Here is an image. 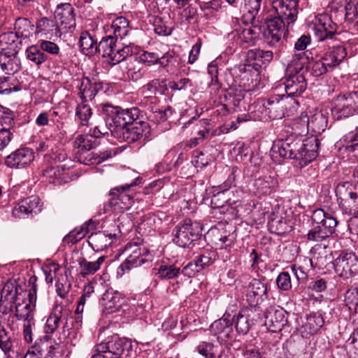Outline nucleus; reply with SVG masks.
Listing matches in <instances>:
<instances>
[{"label":"nucleus","instance_id":"c756f323","mask_svg":"<svg viewBox=\"0 0 358 358\" xmlns=\"http://www.w3.org/2000/svg\"><path fill=\"white\" fill-rule=\"evenodd\" d=\"M102 300L103 301V306L108 313H113L118 310L125 303L124 294L113 289L106 290L103 294Z\"/></svg>","mask_w":358,"mask_h":358},{"label":"nucleus","instance_id":"9d476101","mask_svg":"<svg viewBox=\"0 0 358 358\" xmlns=\"http://www.w3.org/2000/svg\"><path fill=\"white\" fill-rule=\"evenodd\" d=\"M333 264L335 273L343 279L351 278L358 273V258L353 252L341 251Z\"/></svg>","mask_w":358,"mask_h":358},{"label":"nucleus","instance_id":"ddd939ff","mask_svg":"<svg viewBox=\"0 0 358 358\" xmlns=\"http://www.w3.org/2000/svg\"><path fill=\"white\" fill-rule=\"evenodd\" d=\"M42 207L43 203L40 198L31 195L20 201L13 208L12 215L20 219L32 217L42 211Z\"/></svg>","mask_w":358,"mask_h":358},{"label":"nucleus","instance_id":"39448f33","mask_svg":"<svg viewBox=\"0 0 358 358\" xmlns=\"http://www.w3.org/2000/svg\"><path fill=\"white\" fill-rule=\"evenodd\" d=\"M142 178L137 177L129 183L112 188L109 193V199L103 203L101 213L106 215L119 214L131 208L134 203L132 187L142 182Z\"/></svg>","mask_w":358,"mask_h":358},{"label":"nucleus","instance_id":"412c9836","mask_svg":"<svg viewBox=\"0 0 358 358\" xmlns=\"http://www.w3.org/2000/svg\"><path fill=\"white\" fill-rule=\"evenodd\" d=\"M34 159V154L32 150L29 148H22L8 155L5 159V164L10 168L22 169L29 166Z\"/></svg>","mask_w":358,"mask_h":358},{"label":"nucleus","instance_id":"49530a36","mask_svg":"<svg viewBox=\"0 0 358 358\" xmlns=\"http://www.w3.org/2000/svg\"><path fill=\"white\" fill-rule=\"evenodd\" d=\"M34 24L26 17H18L14 24L15 33L19 38H29L34 30Z\"/></svg>","mask_w":358,"mask_h":358},{"label":"nucleus","instance_id":"e433bc0d","mask_svg":"<svg viewBox=\"0 0 358 358\" xmlns=\"http://www.w3.org/2000/svg\"><path fill=\"white\" fill-rule=\"evenodd\" d=\"M210 330L213 334L219 335L218 338L226 340L231 337L233 326L229 320L219 319L211 324Z\"/></svg>","mask_w":358,"mask_h":358},{"label":"nucleus","instance_id":"f03ea898","mask_svg":"<svg viewBox=\"0 0 358 358\" xmlns=\"http://www.w3.org/2000/svg\"><path fill=\"white\" fill-rule=\"evenodd\" d=\"M293 127L297 130L296 134L274 141L271 155L276 161L280 159H294L303 167L317 158L320 143L313 135L305 139L299 136L308 132L303 131L301 116L294 121Z\"/></svg>","mask_w":358,"mask_h":358},{"label":"nucleus","instance_id":"a878e982","mask_svg":"<svg viewBox=\"0 0 358 358\" xmlns=\"http://www.w3.org/2000/svg\"><path fill=\"white\" fill-rule=\"evenodd\" d=\"M69 316V311L65 310L62 304H55L48 316L44 326L45 334H52L58 329L64 320H66Z\"/></svg>","mask_w":358,"mask_h":358},{"label":"nucleus","instance_id":"a211bd4d","mask_svg":"<svg viewBox=\"0 0 358 358\" xmlns=\"http://www.w3.org/2000/svg\"><path fill=\"white\" fill-rule=\"evenodd\" d=\"M338 25L327 14H320L315 20V34L319 41L333 39L337 32Z\"/></svg>","mask_w":358,"mask_h":358},{"label":"nucleus","instance_id":"cd10ccee","mask_svg":"<svg viewBox=\"0 0 358 358\" xmlns=\"http://www.w3.org/2000/svg\"><path fill=\"white\" fill-rule=\"evenodd\" d=\"M54 345V339L46 334L37 340L34 345L28 350L24 358H44L48 355V348Z\"/></svg>","mask_w":358,"mask_h":358},{"label":"nucleus","instance_id":"7c9ffc66","mask_svg":"<svg viewBox=\"0 0 358 358\" xmlns=\"http://www.w3.org/2000/svg\"><path fill=\"white\" fill-rule=\"evenodd\" d=\"M115 237V234L99 231L92 234L88 242L94 250L102 251L113 243Z\"/></svg>","mask_w":358,"mask_h":358},{"label":"nucleus","instance_id":"7ed1b4c3","mask_svg":"<svg viewBox=\"0 0 358 358\" xmlns=\"http://www.w3.org/2000/svg\"><path fill=\"white\" fill-rule=\"evenodd\" d=\"M290 105L285 95L274 94L267 99H259L250 108V119L264 122L282 119L289 115Z\"/></svg>","mask_w":358,"mask_h":358},{"label":"nucleus","instance_id":"13d9d810","mask_svg":"<svg viewBox=\"0 0 358 358\" xmlns=\"http://www.w3.org/2000/svg\"><path fill=\"white\" fill-rule=\"evenodd\" d=\"M306 68L307 74L310 72L312 76L315 77L326 73L329 69L327 64H325L322 57L319 60L308 62Z\"/></svg>","mask_w":358,"mask_h":358},{"label":"nucleus","instance_id":"774afa93","mask_svg":"<svg viewBox=\"0 0 358 358\" xmlns=\"http://www.w3.org/2000/svg\"><path fill=\"white\" fill-rule=\"evenodd\" d=\"M345 20L352 23L358 24V3H355L353 1H350L345 6Z\"/></svg>","mask_w":358,"mask_h":358},{"label":"nucleus","instance_id":"2f4dec72","mask_svg":"<svg viewBox=\"0 0 358 358\" xmlns=\"http://www.w3.org/2000/svg\"><path fill=\"white\" fill-rule=\"evenodd\" d=\"M347 52L342 45H334L322 57L329 69L338 66L346 57Z\"/></svg>","mask_w":358,"mask_h":358},{"label":"nucleus","instance_id":"f8f14e48","mask_svg":"<svg viewBox=\"0 0 358 358\" xmlns=\"http://www.w3.org/2000/svg\"><path fill=\"white\" fill-rule=\"evenodd\" d=\"M126 250L131 253L118 267V273L121 271L122 273L129 271L134 268L141 266L143 264L151 261L148 250L143 247H140L136 244H127Z\"/></svg>","mask_w":358,"mask_h":358},{"label":"nucleus","instance_id":"bb28decb","mask_svg":"<svg viewBox=\"0 0 358 358\" xmlns=\"http://www.w3.org/2000/svg\"><path fill=\"white\" fill-rule=\"evenodd\" d=\"M55 17L66 29H71L76 26L74 8L70 3L57 5L55 10Z\"/></svg>","mask_w":358,"mask_h":358},{"label":"nucleus","instance_id":"6e6d98bb","mask_svg":"<svg viewBox=\"0 0 358 358\" xmlns=\"http://www.w3.org/2000/svg\"><path fill=\"white\" fill-rule=\"evenodd\" d=\"M92 115V110L87 103V101L82 102L77 105L76 108V116L78 117L80 124L83 126H88L90 119Z\"/></svg>","mask_w":358,"mask_h":358},{"label":"nucleus","instance_id":"0eeeda50","mask_svg":"<svg viewBox=\"0 0 358 358\" xmlns=\"http://www.w3.org/2000/svg\"><path fill=\"white\" fill-rule=\"evenodd\" d=\"M173 242L182 248H189L193 242L200 238L202 226L199 222L185 219L173 229Z\"/></svg>","mask_w":358,"mask_h":358},{"label":"nucleus","instance_id":"4c0bfd02","mask_svg":"<svg viewBox=\"0 0 358 358\" xmlns=\"http://www.w3.org/2000/svg\"><path fill=\"white\" fill-rule=\"evenodd\" d=\"M132 54L133 50L130 45L119 42L113 48L111 57H108L107 60L112 65H115L131 57Z\"/></svg>","mask_w":358,"mask_h":358},{"label":"nucleus","instance_id":"a18cd8bd","mask_svg":"<svg viewBox=\"0 0 358 358\" xmlns=\"http://www.w3.org/2000/svg\"><path fill=\"white\" fill-rule=\"evenodd\" d=\"M324 324L322 315L318 313H313L306 317V321L303 327L308 334L313 335L317 333Z\"/></svg>","mask_w":358,"mask_h":358},{"label":"nucleus","instance_id":"393cba45","mask_svg":"<svg viewBox=\"0 0 358 358\" xmlns=\"http://www.w3.org/2000/svg\"><path fill=\"white\" fill-rule=\"evenodd\" d=\"M249 76H251L250 73L245 72L243 78H247V83H243V86L245 88L248 87V90L255 86L252 79H251V83H249ZM246 90V89L241 87H231L224 94V100L227 102L228 105H232L234 107V110H236V108L238 107L241 101L244 100Z\"/></svg>","mask_w":358,"mask_h":358},{"label":"nucleus","instance_id":"f257e3e1","mask_svg":"<svg viewBox=\"0 0 358 358\" xmlns=\"http://www.w3.org/2000/svg\"><path fill=\"white\" fill-rule=\"evenodd\" d=\"M101 109L111 136L120 142L132 143L148 140L150 127L147 122L140 120L143 113L138 108L122 109L104 103Z\"/></svg>","mask_w":358,"mask_h":358},{"label":"nucleus","instance_id":"58836bf2","mask_svg":"<svg viewBox=\"0 0 358 358\" xmlns=\"http://www.w3.org/2000/svg\"><path fill=\"white\" fill-rule=\"evenodd\" d=\"M110 29L113 37L122 40L131 30L129 20L124 17H116L112 22Z\"/></svg>","mask_w":358,"mask_h":358},{"label":"nucleus","instance_id":"6e6552de","mask_svg":"<svg viewBox=\"0 0 358 358\" xmlns=\"http://www.w3.org/2000/svg\"><path fill=\"white\" fill-rule=\"evenodd\" d=\"M97 144V140L92 134L78 136L75 140V145L78 148V152H80L79 161L85 165L90 166L99 164L111 157L110 154L105 152L101 155L95 152L87 153L91 149L94 148Z\"/></svg>","mask_w":358,"mask_h":358},{"label":"nucleus","instance_id":"69168bd1","mask_svg":"<svg viewBox=\"0 0 358 358\" xmlns=\"http://www.w3.org/2000/svg\"><path fill=\"white\" fill-rule=\"evenodd\" d=\"M62 333L64 338H67L73 345H76L77 341L81 337L80 330L74 329L70 326L69 319L63 324Z\"/></svg>","mask_w":358,"mask_h":358},{"label":"nucleus","instance_id":"0e129e2a","mask_svg":"<svg viewBox=\"0 0 358 358\" xmlns=\"http://www.w3.org/2000/svg\"><path fill=\"white\" fill-rule=\"evenodd\" d=\"M260 28L258 26H250L244 28L239 34L240 39L246 43H252L259 37Z\"/></svg>","mask_w":358,"mask_h":358},{"label":"nucleus","instance_id":"c03bdc74","mask_svg":"<svg viewBox=\"0 0 358 358\" xmlns=\"http://www.w3.org/2000/svg\"><path fill=\"white\" fill-rule=\"evenodd\" d=\"M308 57L304 52L294 55L288 64V71L290 73H307L306 64L308 62Z\"/></svg>","mask_w":358,"mask_h":358},{"label":"nucleus","instance_id":"a19ab883","mask_svg":"<svg viewBox=\"0 0 358 358\" xmlns=\"http://www.w3.org/2000/svg\"><path fill=\"white\" fill-rule=\"evenodd\" d=\"M262 0H243L241 10L243 12L244 22L250 21L252 23L257 15Z\"/></svg>","mask_w":358,"mask_h":358},{"label":"nucleus","instance_id":"4d7b16f0","mask_svg":"<svg viewBox=\"0 0 358 358\" xmlns=\"http://www.w3.org/2000/svg\"><path fill=\"white\" fill-rule=\"evenodd\" d=\"M180 273L181 270L175 265L162 264L157 268L156 275L161 280H171L178 277Z\"/></svg>","mask_w":358,"mask_h":358},{"label":"nucleus","instance_id":"680f3d73","mask_svg":"<svg viewBox=\"0 0 358 358\" xmlns=\"http://www.w3.org/2000/svg\"><path fill=\"white\" fill-rule=\"evenodd\" d=\"M234 322L236 330L238 334H247L251 326V322L248 315L238 313Z\"/></svg>","mask_w":358,"mask_h":358},{"label":"nucleus","instance_id":"37998d69","mask_svg":"<svg viewBox=\"0 0 358 358\" xmlns=\"http://www.w3.org/2000/svg\"><path fill=\"white\" fill-rule=\"evenodd\" d=\"M104 256L99 257L95 262H88L85 258L79 260L80 274L83 278L94 274L105 261Z\"/></svg>","mask_w":358,"mask_h":358},{"label":"nucleus","instance_id":"423d86ee","mask_svg":"<svg viewBox=\"0 0 358 358\" xmlns=\"http://www.w3.org/2000/svg\"><path fill=\"white\" fill-rule=\"evenodd\" d=\"M234 176H230L227 181L220 186L221 190L214 194L211 198L210 204L214 209H220L221 213H229L231 215H236L238 212L237 208L240 206L238 199H232L231 196H234V190H231V187L235 186L234 184Z\"/></svg>","mask_w":358,"mask_h":358},{"label":"nucleus","instance_id":"2eb2a0df","mask_svg":"<svg viewBox=\"0 0 358 358\" xmlns=\"http://www.w3.org/2000/svg\"><path fill=\"white\" fill-rule=\"evenodd\" d=\"M268 227L271 233L277 235H282L292 231V222L287 218L283 208H278L271 213L268 217Z\"/></svg>","mask_w":358,"mask_h":358},{"label":"nucleus","instance_id":"b1692460","mask_svg":"<svg viewBox=\"0 0 358 358\" xmlns=\"http://www.w3.org/2000/svg\"><path fill=\"white\" fill-rule=\"evenodd\" d=\"M78 89L80 98L82 101H87L88 99L92 101L99 92H105L108 86L102 82L92 83L88 77H83L79 81Z\"/></svg>","mask_w":358,"mask_h":358},{"label":"nucleus","instance_id":"8fccbe9b","mask_svg":"<svg viewBox=\"0 0 358 358\" xmlns=\"http://www.w3.org/2000/svg\"><path fill=\"white\" fill-rule=\"evenodd\" d=\"M91 224L90 221L86 222L80 227L75 228L64 236V241L67 243H76L86 236Z\"/></svg>","mask_w":358,"mask_h":358},{"label":"nucleus","instance_id":"f704fd0d","mask_svg":"<svg viewBox=\"0 0 358 358\" xmlns=\"http://www.w3.org/2000/svg\"><path fill=\"white\" fill-rule=\"evenodd\" d=\"M248 59L255 66H266L273 58V52L271 50H264L261 49L250 50L247 52Z\"/></svg>","mask_w":358,"mask_h":358},{"label":"nucleus","instance_id":"dca6fc26","mask_svg":"<svg viewBox=\"0 0 358 358\" xmlns=\"http://www.w3.org/2000/svg\"><path fill=\"white\" fill-rule=\"evenodd\" d=\"M298 0H273L272 6L277 17L286 21L287 24L294 23L298 15Z\"/></svg>","mask_w":358,"mask_h":358},{"label":"nucleus","instance_id":"5701e85b","mask_svg":"<svg viewBox=\"0 0 358 358\" xmlns=\"http://www.w3.org/2000/svg\"><path fill=\"white\" fill-rule=\"evenodd\" d=\"M35 27V34L46 39L55 40L62 36V31L57 22L47 17L38 20Z\"/></svg>","mask_w":358,"mask_h":358},{"label":"nucleus","instance_id":"c85d7f7f","mask_svg":"<svg viewBox=\"0 0 358 358\" xmlns=\"http://www.w3.org/2000/svg\"><path fill=\"white\" fill-rule=\"evenodd\" d=\"M21 45L22 41L15 32L8 31L0 35V52L17 55Z\"/></svg>","mask_w":358,"mask_h":358},{"label":"nucleus","instance_id":"e2e57ef3","mask_svg":"<svg viewBox=\"0 0 358 358\" xmlns=\"http://www.w3.org/2000/svg\"><path fill=\"white\" fill-rule=\"evenodd\" d=\"M218 349V345L205 341L201 342L197 347L199 353L205 358H217Z\"/></svg>","mask_w":358,"mask_h":358},{"label":"nucleus","instance_id":"aec40b11","mask_svg":"<svg viewBox=\"0 0 358 358\" xmlns=\"http://www.w3.org/2000/svg\"><path fill=\"white\" fill-rule=\"evenodd\" d=\"M348 93L341 94L333 101L331 115L336 120H341L355 115Z\"/></svg>","mask_w":358,"mask_h":358},{"label":"nucleus","instance_id":"9b49d317","mask_svg":"<svg viewBox=\"0 0 358 358\" xmlns=\"http://www.w3.org/2000/svg\"><path fill=\"white\" fill-rule=\"evenodd\" d=\"M98 349L101 352L108 351V355L112 358H126L132 350V343L131 340L127 338L114 335L108 342L101 343Z\"/></svg>","mask_w":358,"mask_h":358},{"label":"nucleus","instance_id":"79ce46f5","mask_svg":"<svg viewBox=\"0 0 358 358\" xmlns=\"http://www.w3.org/2000/svg\"><path fill=\"white\" fill-rule=\"evenodd\" d=\"M286 33L287 31L267 29L265 33L267 44L272 48L278 49V51H282L285 46Z\"/></svg>","mask_w":358,"mask_h":358},{"label":"nucleus","instance_id":"c9c22d12","mask_svg":"<svg viewBox=\"0 0 358 358\" xmlns=\"http://www.w3.org/2000/svg\"><path fill=\"white\" fill-rule=\"evenodd\" d=\"M17 55L0 52V66L6 74L13 75L21 69L20 61L16 58Z\"/></svg>","mask_w":358,"mask_h":358},{"label":"nucleus","instance_id":"6ab92c4d","mask_svg":"<svg viewBox=\"0 0 358 358\" xmlns=\"http://www.w3.org/2000/svg\"><path fill=\"white\" fill-rule=\"evenodd\" d=\"M307 73H290L285 78V89L287 97L299 96L307 88Z\"/></svg>","mask_w":358,"mask_h":358},{"label":"nucleus","instance_id":"bf43d9fd","mask_svg":"<svg viewBox=\"0 0 358 358\" xmlns=\"http://www.w3.org/2000/svg\"><path fill=\"white\" fill-rule=\"evenodd\" d=\"M208 125L209 123L207 120H203L199 121L196 124V127L199 128L197 136L190 139L189 143L191 148L195 147L208 137L209 129L207 128V126Z\"/></svg>","mask_w":358,"mask_h":358},{"label":"nucleus","instance_id":"de8ad7c7","mask_svg":"<svg viewBox=\"0 0 358 358\" xmlns=\"http://www.w3.org/2000/svg\"><path fill=\"white\" fill-rule=\"evenodd\" d=\"M26 55L27 58L38 67L48 59V55L43 52L39 44L28 47Z\"/></svg>","mask_w":358,"mask_h":358},{"label":"nucleus","instance_id":"20e7f679","mask_svg":"<svg viewBox=\"0 0 358 358\" xmlns=\"http://www.w3.org/2000/svg\"><path fill=\"white\" fill-rule=\"evenodd\" d=\"M36 276H31L29 280L31 288L27 294L28 302L20 298L22 294H18L17 287L15 289V293L13 294V290L10 289V283L6 284L1 290V301H2L4 299L5 301H12L15 303V317L18 320H24V322L34 320L33 310L35 306L34 302L36 300ZM24 295H27V293H24Z\"/></svg>","mask_w":358,"mask_h":358},{"label":"nucleus","instance_id":"ea45409f","mask_svg":"<svg viewBox=\"0 0 358 358\" xmlns=\"http://www.w3.org/2000/svg\"><path fill=\"white\" fill-rule=\"evenodd\" d=\"M125 69L128 78L133 81L140 80L144 75L142 64L137 57H131L127 60Z\"/></svg>","mask_w":358,"mask_h":358},{"label":"nucleus","instance_id":"5fc2aeb1","mask_svg":"<svg viewBox=\"0 0 358 358\" xmlns=\"http://www.w3.org/2000/svg\"><path fill=\"white\" fill-rule=\"evenodd\" d=\"M334 231L328 230L322 225L316 224L307 234V239L310 241L321 242L331 236Z\"/></svg>","mask_w":358,"mask_h":358},{"label":"nucleus","instance_id":"3c124183","mask_svg":"<svg viewBox=\"0 0 358 358\" xmlns=\"http://www.w3.org/2000/svg\"><path fill=\"white\" fill-rule=\"evenodd\" d=\"M119 42L112 34L106 36L99 43L98 52L102 53V56L107 59L108 57H111L113 48Z\"/></svg>","mask_w":358,"mask_h":358},{"label":"nucleus","instance_id":"864d4df0","mask_svg":"<svg viewBox=\"0 0 358 358\" xmlns=\"http://www.w3.org/2000/svg\"><path fill=\"white\" fill-rule=\"evenodd\" d=\"M334 231L328 230L322 225L316 224L307 234V239L310 241L321 242L331 236Z\"/></svg>","mask_w":358,"mask_h":358},{"label":"nucleus","instance_id":"4468645a","mask_svg":"<svg viewBox=\"0 0 358 358\" xmlns=\"http://www.w3.org/2000/svg\"><path fill=\"white\" fill-rule=\"evenodd\" d=\"M288 313L280 306H270L264 312V324L269 331L276 333L288 325Z\"/></svg>","mask_w":358,"mask_h":358},{"label":"nucleus","instance_id":"603ef678","mask_svg":"<svg viewBox=\"0 0 358 358\" xmlns=\"http://www.w3.org/2000/svg\"><path fill=\"white\" fill-rule=\"evenodd\" d=\"M16 78L8 75L0 76V94H10L13 92H18L21 90L19 85H17Z\"/></svg>","mask_w":358,"mask_h":358},{"label":"nucleus","instance_id":"4be33fe9","mask_svg":"<svg viewBox=\"0 0 358 358\" xmlns=\"http://www.w3.org/2000/svg\"><path fill=\"white\" fill-rule=\"evenodd\" d=\"M268 297L266 284L259 279H252L247 289L246 298L250 306L261 304Z\"/></svg>","mask_w":358,"mask_h":358},{"label":"nucleus","instance_id":"338daca9","mask_svg":"<svg viewBox=\"0 0 358 358\" xmlns=\"http://www.w3.org/2000/svg\"><path fill=\"white\" fill-rule=\"evenodd\" d=\"M213 255L214 254L212 251L204 250L199 255H196L193 260L198 266H199L202 271L213 264Z\"/></svg>","mask_w":358,"mask_h":358},{"label":"nucleus","instance_id":"09e8293b","mask_svg":"<svg viewBox=\"0 0 358 358\" xmlns=\"http://www.w3.org/2000/svg\"><path fill=\"white\" fill-rule=\"evenodd\" d=\"M277 184V180L271 176L259 177L255 180L254 187L259 194H267Z\"/></svg>","mask_w":358,"mask_h":358},{"label":"nucleus","instance_id":"f3484780","mask_svg":"<svg viewBox=\"0 0 358 358\" xmlns=\"http://www.w3.org/2000/svg\"><path fill=\"white\" fill-rule=\"evenodd\" d=\"M301 121L303 131H310L315 135L320 134L327 127V113L322 110L315 111L310 117L306 114H301Z\"/></svg>","mask_w":358,"mask_h":358},{"label":"nucleus","instance_id":"1a4fd4ad","mask_svg":"<svg viewBox=\"0 0 358 358\" xmlns=\"http://www.w3.org/2000/svg\"><path fill=\"white\" fill-rule=\"evenodd\" d=\"M338 205L344 213L352 215L358 212V189L350 182L339 183L336 188Z\"/></svg>","mask_w":358,"mask_h":358},{"label":"nucleus","instance_id":"052dcab7","mask_svg":"<svg viewBox=\"0 0 358 358\" xmlns=\"http://www.w3.org/2000/svg\"><path fill=\"white\" fill-rule=\"evenodd\" d=\"M313 255L310 259L311 265L317 268L325 267L327 263V255L325 248H314L312 250Z\"/></svg>","mask_w":358,"mask_h":358},{"label":"nucleus","instance_id":"473e14b6","mask_svg":"<svg viewBox=\"0 0 358 358\" xmlns=\"http://www.w3.org/2000/svg\"><path fill=\"white\" fill-rule=\"evenodd\" d=\"M97 40L88 31L81 32L79 37L80 51L85 55H94L98 53Z\"/></svg>","mask_w":358,"mask_h":358},{"label":"nucleus","instance_id":"72a5a7b5","mask_svg":"<svg viewBox=\"0 0 358 358\" xmlns=\"http://www.w3.org/2000/svg\"><path fill=\"white\" fill-rule=\"evenodd\" d=\"M43 176L50 183L58 185L66 182L69 178L65 166L48 167L43 171Z\"/></svg>","mask_w":358,"mask_h":358}]
</instances>
